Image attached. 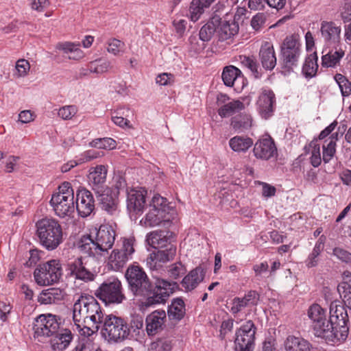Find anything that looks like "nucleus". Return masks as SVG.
I'll return each mask as SVG.
<instances>
[{
    "label": "nucleus",
    "instance_id": "nucleus-1",
    "mask_svg": "<svg viewBox=\"0 0 351 351\" xmlns=\"http://www.w3.org/2000/svg\"><path fill=\"white\" fill-rule=\"evenodd\" d=\"M125 276L133 295L145 298V300L141 302L142 308L165 304L178 287L176 282H169L158 277H154L150 280L145 271L137 265H130Z\"/></svg>",
    "mask_w": 351,
    "mask_h": 351
},
{
    "label": "nucleus",
    "instance_id": "nucleus-2",
    "mask_svg": "<svg viewBox=\"0 0 351 351\" xmlns=\"http://www.w3.org/2000/svg\"><path fill=\"white\" fill-rule=\"evenodd\" d=\"M104 313L97 300L92 295H81L73 306V320L81 335L91 336L103 323Z\"/></svg>",
    "mask_w": 351,
    "mask_h": 351
},
{
    "label": "nucleus",
    "instance_id": "nucleus-3",
    "mask_svg": "<svg viewBox=\"0 0 351 351\" xmlns=\"http://www.w3.org/2000/svg\"><path fill=\"white\" fill-rule=\"evenodd\" d=\"M103 334L109 341L116 343L130 339L133 334H138L143 327V317L137 314L132 315L128 320L112 314L103 319Z\"/></svg>",
    "mask_w": 351,
    "mask_h": 351
},
{
    "label": "nucleus",
    "instance_id": "nucleus-4",
    "mask_svg": "<svg viewBox=\"0 0 351 351\" xmlns=\"http://www.w3.org/2000/svg\"><path fill=\"white\" fill-rule=\"evenodd\" d=\"M115 238L116 231L112 226L103 224L90 229L88 234L83 235L78 246L82 252L89 256L103 255L112 247Z\"/></svg>",
    "mask_w": 351,
    "mask_h": 351
},
{
    "label": "nucleus",
    "instance_id": "nucleus-5",
    "mask_svg": "<svg viewBox=\"0 0 351 351\" xmlns=\"http://www.w3.org/2000/svg\"><path fill=\"white\" fill-rule=\"evenodd\" d=\"M36 228L39 243L47 250H53L62 243V228L58 220L43 218L36 223Z\"/></svg>",
    "mask_w": 351,
    "mask_h": 351
},
{
    "label": "nucleus",
    "instance_id": "nucleus-6",
    "mask_svg": "<svg viewBox=\"0 0 351 351\" xmlns=\"http://www.w3.org/2000/svg\"><path fill=\"white\" fill-rule=\"evenodd\" d=\"M302 48L294 36H287L280 47V65L285 74L293 72L298 67Z\"/></svg>",
    "mask_w": 351,
    "mask_h": 351
},
{
    "label": "nucleus",
    "instance_id": "nucleus-7",
    "mask_svg": "<svg viewBox=\"0 0 351 351\" xmlns=\"http://www.w3.org/2000/svg\"><path fill=\"white\" fill-rule=\"evenodd\" d=\"M50 204L59 217L70 216L74 213V194L69 182H65L58 187V192L52 195Z\"/></svg>",
    "mask_w": 351,
    "mask_h": 351
},
{
    "label": "nucleus",
    "instance_id": "nucleus-8",
    "mask_svg": "<svg viewBox=\"0 0 351 351\" xmlns=\"http://www.w3.org/2000/svg\"><path fill=\"white\" fill-rule=\"evenodd\" d=\"M169 210L167 199L158 194L154 195L149 205V211L143 220L144 225L154 227L161 223L164 226L170 223Z\"/></svg>",
    "mask_w": 351,
    "mask_h": 351
},
{
    "label": "nucleus",
    "instance_id": "nucleus-9",
    "mask_svg": "<svg viewBox=\"0 0 351 351\" xmlns=\"http://www.w3.org/2000/svg\"><path fill=\"white\" fill-rule=\"evenodd\" d=\"M62 275V264L56 259L39 264L34 272L35 282L40 286L52 285L59 282Z\"/></svg>",
    "mask_w": 351,
    "mask_h": 351
},
{
    "label": "nucleus",
    "instance_id": "nucleus-10",
    "mask_svg": "<svg viewBox=\"0 0 351 351\" xmlns=\"http://www.w3.org/2000/svg\"><path fill=\"white\" fill-rule=\"evenodd\" d=\"M95 295L106 304H118L125 300L120 280L114 278L104 282L95 291Z\"/></svg>",
    "mask_w": 351,
    "mask_h": 351
},
{
    "label": "nucleus",
    "instance_id": "nucleus-11",
    "mask_svg": "<svg viewBox=\"0 0 351 351\" xmlns=\"http://www.w3.org/2000/svg\"><path fill=\"white\" fill-rule=\"evenodd\" d=\"M122 244L120 247H117L108 256V265L113 270L118 271L123 268L128 261L132 258L134 252V243L136 239L134 237L121 238Z\"/></svg>",
    "mask_w": 351,
    "mask_h": 351
},
{
    "label": "nucleus",
    "instance_id": "nucleus-12",
    "mask_svg": "<svg viewBox=\"0 0 351 351\" xmlns=\"http://www.w3.org/2000/svg\"><path fill=\"white\" fill-rule=\"evenodd\" d=\"M339 312V315L330 316V342L333 345L342 343L347 338L348 335V328L346 326V313L344 308L339 306L337 308Z\"/></svg>",
    "mask_w": 351,
    "mask_h": 351
},
{
    "label": "nucleus",
    "instance_id": "nucleus-13",
    "mask_svg": "<svg viewBox=\"0 0 351 351\" xmlns=\"http://www.w3.org/2000/svg\"><path fill=\"white\" fill-rule=\"evenodd\" d=\"M324 313L320 305L313 304L308 310V316L313 322L315 335L327 339L329 336V320H326Z\"/></svg>",
    "mask_w": 351,
    "mask_h": 351
},
{
    "label": "nucleus",
    "instance_id": "nucleus-14",
    "mask_svg": "<svg viewBox=\"0 0 351 351\" xmlns=\"http://www.w3.org/2000/svg\"><path fill=\"white\" fill-rule=\"evenodd\" d=\"M60 324L55 315L51 314L40 315L34 322V337H51L59 329Z\"/></svg>",
    "mask_w": 351,
    "mask_h": 351
},
{
    "label": "nucleus",
    "instance_id": "nucleus-15",
    "mask_svg": "<svg viewBox=\"0 0 351 351\" xmlns=\"http://www.w3.org/2000/svg\"><path fill=\"white\" fill-rule=\"evenodd\" d=\"M256 328L252 320L247 321L236 332L235 349L253 348Z\"/></svg>",
    "mask_w": 351,
    "mask_h": 351
},
{
    "label": "nucleus",
    "instance_id": "nucleus-16",
    "mask_svg": "<svg viewBox=\"0 0 351 351\" xmlns=\"http://www.w3.org/2000/svg\"><path fill=\"white\" fill-rule=\"evenodd\" d=\"M174 236L173 232L171 231L155 230L147 234L146 240L153 248L165 253L169 250V245H175L172 243Z\"/></svg>",
    "mask_w": 351,
    "mask_h": 351
},
{
    "label": "nucleus",
    "instance_id": "nucleus-17",
    "mask_svg": "<svg viewBox=\"0 0 351 351\" xmlns=\"http://www.w3.org/2000/svg\"><path fill=\"white\" fill-rule=\"evenodd\" d=\"M76 208L82 217L89 216L95 209V200L90 191L82 188L77 190L76 193Z\"/></svg>",
    "mask_w": 351,
    "mask_h": 351
},
{
    "label": "nucleus",
    "instance_id": "nucleus-18",
    "mask_svg": "<svg viewBox=\"0 0 351 351\" xmlns=\"http://www.w3.org/2000/svg\"><path fill=\"white\" fill-rule=\"evenodd\" d=\"M167 314L164 310L154 311L145 319L146 332L149 337L156 335L165 328Z\"/></svg>",
    "mask_w": 351,
    "mask_h": 351
},
{
    "label": "nucleus",
    "instance_id": "nucleus-19",
    "mask_svg": "<svg viewBox=\"0 0 351 351\" xmlns=\"http://www.w3.org/2000/svg\"><path fill=\"white\" fill-rule=\"evenodd\" d=\"M167 252H153L146 259L147 267L152 271H156L162 267L164 263L171 261L176 254V246L169 245Z\"/></svg>",
    "mask_w": 351,
    "mask_h": 351
},
{
    "label": "nucleus",
    "instance_id": "nucleus-20",
    "mask_svg": "<svg viewBox=\"0 0 351 351\" xmlns=\"http://www.w3.org/2000/svg\"><path fill=\"white\" fill-rule=\"evenodd\" d=\"M107 172V168L102 165L90 169L88 181L89 185L96 193L102 192L106 188Z\"/></svg>",
    "mask_w": 351,
    "mask_h": 351
},
{
    "label": "nucleus",
    "instance_id": "nucleus-21",
    "mask_svg": "<svg viewBox=\"0 0 351 351\" xmlns=\"http://www.w3.org/2000/svg\"><path fill=\"white\" fill-rule=\"evenodd\" d=\"M253 153L256 158L267 160L277 154V148L274 140L268 136L254 144Z\"/></svg>",
    "mask_w": 351,
    "mask_h": 351
},
{
    "label": "nucleus",
    "instance_id": "nucleus-22",
    "mask_svg": "<svg viewBox=\"0 0 351 351\" xmlns=\"http://www.w3.org/2000/svg\"><path fill=\"white\" fill-rule=\"evenodd\" d=\"M127 192V208L130 212L135 214L141 213L145 205V196L147 191L131 189Z\"/></svg>",
    "mask_w": 351,
    "mask_h": 351
},
{
    "label": "nucleus",
    "instance_id": "nucleus-23",
    "mask_svg": "<svg viewBox=\"0 0 351 351\" xmlns=\"http://www.w3.org/2000/svg\"><path fill=\"white\" fill-rule=\"evenodd\" d=\"M275 101V95L271 90H263L257 101L258 109L263 118L267 119L272 115Z\"/></svg>",
    "mask_w": 351,
    "mask_h": 351
},
{
    "label": "nucleus",
    "instance_id": "nucleus-24",
    "mask_svg": "<svg viewBox=\"0 0 351 351\" xmlns=\"http://www.w3.org/2000/svg\"><path fill=\"white\" fill-rule=\"evenodd\" d=\"M217 36L218 40L223 42L233 38L239 32V27L234 20L227 21L218 16Z\"/></svg>",
    "mask_w": 351,
    "mask_h": 351
},
{
    "label": "nucleus",
    "instance_id": "nucleus-25",
    "mask_svg": "<svg viewBox=\"0 0 351 351\" xmlns=\"http://www.w3.org/2000/svg\"><path fill=\"white\" fill-rule=\"evenodd\" d=\"M205 275L206 269L203 265H199L191 270L189 274L183 278L181 281V285L186 291H191L204 280Z\"/></svg>",
    "mask_w": 351,
    "mask_h": 351
},
{
    "label": "nucleus",
    "instance_id": "nucleus-26",
    "mask_svg": "<svg viewBox=\"0 0 351 351\" xmlns=\"http://www.w3.org/2000/svg\"><path fill=\"white\" fill-rule=\"evenodd\" d=\"M51 337L50 344L53 351H64L73 339L71 331L66 328H59Z\"/></svg>",
    "mask_w": 351,
    "mask_h": 351
},
{
    "label": "nucleus",
    "instance_id": "nucleus-27",
    "mask_svg": "<svg viewBox=\"0 0 351 351\" xmlns=\"http://www.w3.org/2000/svg\"><path fill=\"white\" fill-rule=\"evenodd\" d=\"M68 270L71 276L84 282L92 281L95 278V275L86 268L82 257L77 258L69 263Z\"/></svg>",
    "mask_w": 351,
    "mask_h": 351
},
{
    "label": "nucleus",
    "instance_id": "nucleus-28",
    "mask_svg": "<svg viewBox=\"0 0 351 351\" xmlns=\"http://www.w3.org/2000/svg\"><path fill=\"white\" fill-rule=\"evenodd\" d=\"M259 60L262 66L267 71H272L277 63L274 46L269 42H265L261 47L259 53Z\"/></svg>",
    "mask_w": 351,
    "mask_h": 351
},
{
    "label": "nucleus",
    "instance_id": "nucleus-29",
    "mask_svg": "<svg viewBox=\"0 0 351 351\" xmlns=\"http://www.w3.org/2000/svg\"><path fill=\"white\" fill-rule=\"evenodd\" d=\"M340 27L332 26L330 24V45L332 44L335 50L332 55L330 54V67L335 66L344 56V51L338 45L340 39ZM332 51H330V53Z\"/></svg>",
    "mask_w": 351,
    "mask_h": 351
},
{
    "label": "nucleus",
    "instance_id": "nucleus-30",
    "mask_svg": "<svg viewBox=\"0 0 351 351\" xmlns=\"http://www.w3.org/2000/svg\"><path fill=\"white\" fill-rule=\"evenodd\" d=\"M171 321L179 322L186 314L185 303L182 298H176L172 300L166 313Z\"/></svg>",
    "mask_w": 351,
    "mask_h": 351
},
{
    "label": "nucleus",
    "instance_id": "nucleus-31",
    "mask_svg": "<svg viewBox=\"0 0 351 351\" xmlns=\"http://www.w3.org/2000/svg\"><path fill=\"white\" fill-rule=\"evenodd\" d=\"M252 118L247 113H240L230 119V126L238 132H244L252 127Z\"/></svg>",
    "mask_w": 351,
    "mask_h": 351
},
{
    "label": "nucleus",
    "instance_id": "nucleus-32",
    "mask_svg": "<svg viewBox=\"0 0 351 351\" xmlns=\"http://www.w3.org/2000/svg\"><path fill=\"white\" fill-rule=\"evenodd\" d=\"M287 351H310L311 344L302 338L289 335L285 341Z\"/></svg>",
    "mask_w": 351,
    "mask_h": 351
},
{
    "label": "nucleus",
    "instance_id": "nucleus-33",
    "mask_svg": "<svg viewBox=\"0 0 351 351\" xmlns=\"http://www.w3.org/2000/svg\"><path fill=\"white\" fill-rule=\"evenodd\" d=\"M218 16H213L199 30L200 40L204 42L209 41L215 34H217V25H219Z\"/></svg>",
    "mask_w": 351,
    "mask_h": 351
},
{
    "label": "nucleus",
    "instance_id": "nucleus-34",
    "mask_svg": "<svg viewBox=\"0 0 351 351\" xmlns=\"http://www.w3.org/2000/svg\"><path fill=\"white\" fill-rule=\"evenodd\" d=\"M253 145V141L250 137L235 136L229 141L230 147L236 152H245Z\"/></svg>",
    "mask_w": 351,
    "mask_h": 351
},
{
    "label": "nucleus",
    "instance_id": "nucleus-35",
    "mask_svg": "<svg viewBox=\"0 0 351 351\" xmlns=\"http://www.w3.org/2000/svg\"><path fill=\"white\" fill-rule=\"evenodd\" d=\"M245 108V105L239 100H232L219 108L217 112L221 118L228 117Z\"/></svg>",
    "mask_w": 351,
    "mask_h": 351
},
{
    "label": "nucleus",
    "instance_id": "nucleus-36",
    "mask_svg": "<svg viewBox=\"0 0 351 351\" xmlns=\"http://www.w3.org/2000/svg\"><path fill=\"white\" fill-rule=\"evenodd\" d=\"M242 73L237 67L229 65L223 68L221 77L224 84L228 87H232L236 80L241 77Z\"/></svg>",
    "mask_w": 351,
    "mask_h": 351
},
{
    "label": "nucleus",
    "instance_id": "nucleus-37",
    "mask_svg": "<svg viewBox=\"0 0 351 351\" xmlns=\"http://www.w3.org/2000/svg\"><path fill=\"white\" fill-rule=\"evenodd\" d=\"M338 292L345 304L351 308V276L346 275L337 287Z\"/></svg>",
    "mask_w": 351,
    "mask_h": 351
},
{
    "label": "nucleus",
    "instance_id": "nucleus-38",
    "mask_svg": "<svg viewBox=\"0 0 351 351\" xmlns=\"http://www.w3.org/2000/svg\"><path fill=\"white\" fill-rule=\"evenodd\" d=\"M97 200L103 210L109 213H112L117 207V200L111 194L104 193V191L97 193Z\"/></svg>",
    "mask_w": 351,
    "mask_h": 351
},
{
    "label": "nucleus",
    "instance_id": "nucleus-39",
    "mask_svg": "<svg viewBox=\"0 0 351 351\" xmlns=\"http://www.w3.org/2000/svg\"><path fill=\"white\" fill-rule=\"evenodd\" d=\"M317 69V56L316 52H314L306 58L302 66V73L306 77H312L315 75Z\"/></svg>",
    "mask_w": 351,
    "mask_h": 351
},
{
    "label": "nucleus",
    "instance_id": "nucleus-40",
    "mask_svg": "<svg viewBox=\"0 0 351 351\" xmlns=\"http://www.w3.org/2000/svg\"><path fill=\"white\" fill-rule=\"evenodd\" d=\"M238 60L241 64L250 70L255 78H260L261 73L258 71L259 65L254 56H246L241 55L239 56Z\"/></svg>",
    "mask_w": 351,
    "mask_h": 351
},
{
    "label": "nucleus",
    "instance_id": "nucleus-41",
    "mask_svg": "<svg viewBox=\"0 0 351 351\" xmlns=\"http://www.w3.org/2000/svg\"><path fill=\"white\" fill-rule=\"evenodd\" d=\"M110 68V62L106 60L99 59L89 62V69L93 73L101 74L108 71Z\"/></svg>",
    "mask_w": 351,
    "mask_h": 351
},
{
    "label": "nucleus",
    "instance_id": "nucleus-42",
    "mask_svg": "<svg viewBox=\"0 0 351 351\" xmlns=\"http://www.w3.org/2000/svg\"><path fill=\"white\" fill-rule=\"evenodd\" d=\"M335 85L338 86L343 96L349 95L351 93V84L341 74H337L334 77Z\"/></svg>",
    "mask_w": 351,
    "mask_h": 351
},
{
    "label": "nucleus",
    "instance_id": "nucleus-43",
    "mask_svg": "<svg viewBox=\"0 0 351 351\" xmlns=\"http://www.w3.org/2000/svg\"><path fill=\"white\" fill-rule=\"evenodd\" d=\"M205 9L206 8L203 6L200 0H193L189 8L191 20L197 21L204 13Z\"/></svg>",
    "mask_w": 351,
    "mask_h": 351
},
{
    "label": "nucleus",
    "instance_id": "nucleus-44",
    "mask_svg": "<svg viewBox=\"0 0 351 351\" xmlns=\"http://www.w3.org/2000/svg\"><path fill=\"white\" fill-rule=\"evenodd\" d=\"M90 145L98 149H112L116 147V141L111 138H98L93 141Z\"/></svg>",
    "mask_w": 351,
    "mask_h": 351
},
{
    "label": "nucleus",
    "instance_id": "nucleus-45",
    "mask_svg": "<svg viewBox=\"0 0 351 351\" xmlns=\"http://www.w3.org/2000/svg\"><path fill=\"white\" fill-rule=\"evenodd\" d=\"M186 272V267L181 262H176L169 267L168 274L170 278L178 279Z\"/></svg>",
    "mask_w": 351,
    "mask_h": 351
},
{
    "label": "nucleus",
    "instance_id": "nucleus-46",
    "mask_svg": "<svg viewBox=\"0 0 351 351\" xmlns=\"http://www.w3.org/2000/svg\"><path fill=\"white\" fill-rule=\"evenodd\" d=\"M317 142V140L313 141L311 142L309 145L310 148H312L311 163L315 167H318L322 162V158L320 156V147Z\"/></svg>",
    "mask_w": 351,
    "mask_h": 351
},
{
    "label": "nucleus",
    "instance_id": "nucleus-47",
    "mask_svg": "<svg viewBox=\"0 0 351 351\" xmlns=\"http://www.w3.org/2000/svg\"><path fill=\"white\" fill-rule=\"evenodd\" d=\"M248 306L244 298L236 297L232 300L230 311L232 314H237Z\"/></svg>",
    "mask_w": 351,
    "mask_h": 351
},
{
    "label": "nucleus",
    "instance_id": "nucleus-48",
    "mask_svg": "<svg viewBox=\"0 0 351 351\" xmlns=\"http://www.w3.org/2000/svg\"><path fill=\"white\" fill-rule=\"evenodd\" d=\"M77 113V108L75 106H66L60 108L58 111V116L62 119H71Z\"/></svg>",
    "mask_w": 351,
    "mask_h": 351
},
{
    "label": "nucleus",
    "instance_id": "nucleus-49",
    "mask_svg": "<svg viewBox=\"0 0 351 351\" xmlns=\"http://www.w3.org/2000/svg\"><path fill=\"white\" fill-rule=\"evenodd\" d=\"M124 46V43L121 40L112 38L108 42V47L107 50L109 53L117 55L120 51L121 49Z\"/></svg>",
    "mask_w": 351,
    "mask_h": 351
},
{
    "label": "nucleus",
    "instance_id": "nucleus-50",
    "mask_svg": "<svg viewBox=\"0 0 351 351\" xmlns=\"http://www.w3.org/2000/svg\"><path fill=\"white\" fill-rule=\"evenodd\" d=\"M79 46V44H75L71 42H64L58 43L56 46V49L62 51L64 53L69 55V53H71L75 49Z\"/></svg>",
    "mask_w": 351,
    "mask_h": 351
},
{
    "label": "nucleus",
    "instance_id": "nucleus-51",
    "mask_svg": "<svg viewBox=\"0 0 351 351\" xmlns=\"http://www.w3.org/2000/svg\"><path fill=\"white\" fill-rule=\"evenodd\" d=\"M339 12L344 22L351 20V2L345 1L341 5Z\"/></svg>",
    "mask_w": 351,
    "mask_h": 351
},
{
    "label": "nucleus",
    "instance_id": "nucleus-52",
    "mask_svg": "<svg viewBox=\"0 0 351 351\" xmlns=\"http://www.w3.org/2000/svg\"><path fill=\"white\" fill-rule=\"evenodd\" d=\"M174 76L171 73H163L156 78V82L160 86H167L173 82Z\"/></svg>",
    "mask_w": 351,
    "mask_h": 351
},
{
    "label": "nucleus",
    "instance_id": "nucleus-53",
    "mask_svg": "<svg viewBox=\"0 0 351 351\" xmlns=\"http://www.w3.org/2000/svg\"><path fill=\"white\" fill-rule=\"evenodd\" d=\"M29 69V63L25 59H20L16 63V69L19 76L26 75Z\"/></svg>",
    "mask_w": 351,
    "mask_h": 351
},
{
    "label": "nucleus",
    "instance_id": "nucleus-54",
    "mask_svg": "<svg viewBox=\"0 0 351 351\" xmlns=\"http://www.w3.org/2000/svg\"><path fill=\"white\" fill-rule=\"evenodd\" d=\"M234 320L232 319H228L223 321L221 323L220 328L219 337L221 339H224L226 335L232 331L233 328Z\"/></svg>",
    "mask_w": 351,
    "mask_h": 351
},
{
    "label": "nucleus",
    "instance_id": "nucleus-55",
    "mask_svg": "<svg viewBox=\"0 0 351 351\" xmlns=\"http://www.w3.org/2000/svg\"><path fill=\"white\" fill-rule=\"evenodd\" d=\"M29 256L28 260L24 263V265L27 267H32L38 262L40 260L39 251L36 249L31 250L29 252Z\"/></svg>",
    "mask_w": 351,
    "mask_h": 351
},
{
    "label": "nucleus",
    "instance_id": "nucleus-56",
    "mask_svg": "<svg viewBox=\"0 0 351 351\" xmlns=\"http://www.w3.org/2000/svg\"><path fill=\"white\" fill-rule=\"evenodd\" d=\"M333 254L339 260L349 263L351 262V254L341 248H335L333 250Z\"/></svg>",
    "mask_w": 351,
    "mask_h": 351
},
{
    "label": "nucleus",
    "instance_id": "nucleus-57",
    "mask_svg": "<svg viewBox=\"0 0 351 351\" xmlns=\"http://www.w3.org/2000/svg\"><path fill=\"white\" fill-rule=\"evenodd\" d=\"M49 0H31V8L38 12H42L49 5Z\"/></svg>",
    "mask_w": 351,
    "mask_h": 351
},
{
    "label": "nucleus",
    "instance_id": "nucleus-58",
    "mask_svg": "<svg viewBox=\"0 0 351 351\" xmlns=\"http://www.w3.org/2000/svg\"><path fill=\"white\" fill-rule=\"evenodd\" d=\"M40 304H49L54 303L53 295L50 293L48 289L43 291L38 299Z\"/></svg>",
    "mask_w": 351,
    "mask_h": 351
},
{
    "label": "nucleus",
    "instance_id": "nucleus-59",
    "mask_svg": "<svg viewBox=\"0 0 351 351\" xmlns=\"http://www.w3.org/2000/svg\"><path fill=\"white\" fill-rule=\"evenodd\" d=\"M263 186L262 194L265 197H271L275 195L276 189L275 186L265 182H261Z\"/></svg>",
    "mask_w": 351,
    "mask_h": 351
},
{
    "label": "nucleus",
    "instance_id": "nucleus-60",
    "mask_svg": "<svg viewBox=\"0 0 351 351\" xmlns=\"http://www.w3.org/2000/svg\"><path fill=\"white\" fill-rule=\"evenodd\" d=\"M249 306L256 305L257 301L259 299V295L256 291H250L247 294L243 297Z\"/></svg>",
    "mask_w": 351,
    "mask_h": 351
},
{
    "label": "nucleus",
    "instance_id": "nucleus-61",
    "mask_svg": "<svg viewBox=\"0 0 351 351\" xmlns=\"http://www.w3.org/2000/svg\"><path fill=\"white\" fill-rule=\"evenodd\" d=\"M99 153L95 150H88L82 154V158L80 159V163L90 161L99 157Z\"/></svg>",
    "mask_w": 351,
    "mask_h": 351
},
{
    "label": "nucleus",
    "instance_id": "nucleus-62",
    "mask_svg": "<svg viewBox=\"0 0 351 351\" xmlns=\"http://www.w3.org/2000/svg\"><path fill=\"white\" fill-rule=\"evenodd\" d=\"M34 120V115L30 110H23L19 114V121L22 123H27Z\"/></svg>",
    "mask_w": 351,
    "mask_h": 351
},
{
    "label": "nucleus",
    "instance_id": "nucleus-63",
    "mask_svg": "<svg viewBox=\"0 0 351 351\" xmlns=\"http://www.w3.org/2000/svg\"><path fill=\"white\" fill-rule=\"evenodd\" d=\"M92 345L85 338L80 340L73 351H90Z\"/></svg>",
    "mask_w": 351,
    "mask_h": 351
},
{
    "label": "nucleus",
    "instance_id": "nucleus-64",
    "mask_svg": "<svg viewBox=\"0 0 351 351\" xmlns=\"http://www.w3.org/2000/svg\"><path fill=\"white\" fill-rule=\"evenodd\" d=\"M262 351H278L276 340L270 338L264 341Z\"/></svg>",
    "mask_w": 351,
    "mask_h": 351
}]
</instances>
